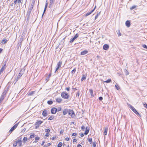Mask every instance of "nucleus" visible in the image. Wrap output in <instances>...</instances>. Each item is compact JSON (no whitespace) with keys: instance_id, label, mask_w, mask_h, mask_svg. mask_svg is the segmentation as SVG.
Here are the masks:
<instances>
[{"instance_id":"nucleus-3","label":"nucleus","mask_w":147,"mask_h":147,"mask_svg":"<svg viewBox=\"0 0 147 147\" xmlns=\"http://www.w3.org/2000/svg\"><path fill=\"white\" fill-rule=\"evenodd\" d=\"M61 97L65 99H67L69 97V95L67 93H65V92H62L61 94Z\"/></svg>"},{"instance_id":"nucleus-47","label":"nucleus","mask_w":147,"mask_h":147,"mask_svg":"<svg viewBox=\"0 0 147 147\" xmlns=\"http://www.w3.org/2000/svg\"><path fill=\"white\" fill-rule=\"evenodd\" d=\"M99 100H100V101H101L102 100V99H103V98L102 97V96H100V97L99 98Z\"/></svg>"},{"instance_id":"nucleus-60","label":"nucleus","mask_w":147,"mask_h":147,"mask_svg":"<svg viewBox=\"0 0 147 147\" xmlns=\"http://www.w3.org/2000/svg\"><path fill=\"white\" fill-rule=\"evenodd\" d=\"M55 137H52V138H51V139L52 140H54V139H55Z\"/></svg>"},{"instance_id":"nucleus-61","label":"nucleus","mask_w":147,"mask_h":147,"mask_svg":"<svg viewBox=\"0 0 147 147\" xmlns=\"http://www.w3.org/2000/svg\"><path fill=\"white\" fill-rule=\"evenodd\" d=\"M80 136L81 137H83L84 136V134L83 133H82L81 134Z\"/></svg>"},{"instance_id":"nucleus-4","label":"nucleus","mask_w":147,"mask_h":147,"mask_svg":"<svg viewBox=\"0 0 147 147\" xmlns=\"http://www.w3.org/2000/svg\"><path fill=\"white\" fill-rule=\"evenodd\" d=\"M68 114L71 116L72 117H75L76 116L73 110L69 109Z\"/></svg>"},{"instance_id":"nucleus-63","label":"nucleus","mask_w":147,"mask_h":147,"mask_svg":"<svg viewBox=\"0 0 147 147\" xmlns=\"http://www.w3.org/2000/svg\"><path fill=\"white\" fill-rule=\"evenodd\" d=\"M36 126H35V128L36 129H37L38 127H39V125H36Z\"/></svg>"},{"instance_id":"nucleus-40","label":"nucleus","mask_w":147,"mask_h":147,"mask_svg":"<svg viewBox=\"0 0 147 147\" xmlns=\"http://www.w3.org/2000/svg\"><path fill=\"white\" fill-rule=\"evenodd\" d=\"M143 105H144V107H146V108L147 109V105L146 103V102H144V103Z\"/></svg>"},{"instance_id":"nucleus-19","label":"nucleus","mask_w":147,"mask_h":147,"mask_svg":"<svg viewBox=\"0 0 147 147\" xmlns=\"http://www.w3.org/2000/svg\"><path fill=\"white\" fill-rule=\"evenodd\" d=\"M55 0H50V3L49 5V7H51Z\"/></svg>"},{"instance_id":"nucleus-55","label":"nucleus","mask_w":147,"mask_h":147,"mask_svg":"<svg viewBox=\"0 0 147 147\" xmlns=\"http://www.w3.org/2000/svg\"><path fill=\"white\" fill-rule=\"evenodd\" d=\"M79 95H80V94H79V92H78L76 94V96H78H78H79Z\"/></svg>"},{"instance_id":"nucleus-21","label":"nucleus","mask_w":147,"mask_h":147,"mask_svg":"<svg viewBox=\"0 0 147 147\" xmlns=\"http://www.w3.org/2000/svg\"><path fill=\"white\" fill-rule=\"evenodd\" d=\"M53 101L51 100H50L48 101L47 102V103L49 105H52L53 104Z\"/></svg>"},{"instance_id":"nucleus-23","label":"nucleus","mask_w":147,"mask_h":147,"mask_svg":"<svg viewBox=\"0 0 147 147\" xmlns=\"http://www.w3.org/2000/svg\"><path fill=\"white\" fill-rule=\"evenodd\" d=\"M86 79V76L84 75H83L82 76V77L81 79V80L82 81H83L84 80H85Z\"/></svg>"},{"instance_id":"nucleus-20","label":"nucleus","mask_w":147,"mask_h":147,"mask_svg":"<svg viewBox=\"0 0 147 147\" xmlns=\"http://www.w3.org/2000/svg\"><path fill=\"white\" fill-rule=\"evenodd\" d=\"M89 91L90 92L91 96L92 97L93 96L94 94H93L92 90V89H90L89 90Z\"/></svg>"},{"instance_id":"nucleus-32","label":"nucleus","mask_w":147,"mask_h":147,"mask_svg":"<svg viewBox=\"0 0 147 147\" xmlns=\"http://www.w3.org/2000/svg\"><path fill=\"white\" fill-rule=\"evenodd\" d=\"M47 7V6H45L43 12V14L42 15V17L43 16V15L45 13V12L46 11V10Z\"/></svg>"},{"instance_id":"nucleus-46","label":"nucleus","mask_w":147,"mask_h":147,"mask_svg":"<svg viewBox=\"0 0 147 147\" xmlns=\"http://www.w3.org/2000/svg\"><path fill=\"white\" fill-rule=\"evenodd\" d=\"M76 135H77V134L74 133H72V136H76Z\"/></svg>"},{"instance_id":"nucleus-31","label":"nucleus","mask_w":147,"mask_h":147,"mask_svg":"<svg viewBox=\"0 0 147 147\" xmlns=\"http://www.w3.org/2000/svg\"><path fill=\"white\" fill-rule=\"evenodd\" d=\"M45 132L46 133L49 134V133L50 132V130L49 129H45Z\"/></svg>"},{"instance_id":"nucleus-2","label":"nucleus","mask_w":147,"mask_h":147,"mask_svg":"<svg viewBox=\"0 0 147 147\" xmlns=\"http://www.w3.org/2000/svg\"><path fill=\"white\" fill-rule=\"evenodd\" d=\"M24 70L21 69L20 70V72L19 74L17 76V78H16L14 82L15 83H16V82L18 81V80L20 78V77L22 76L24 72Z\"/></svg>"},{"instance_id":"nucleus-39","label":"nucleus","mask_w":147,"mask_h":147,"mask_svg":"<svg viewBox=\"0 0 147 147\" xmlns=\"http://www.w3.org/2000/svg\"><path fill=\"white\" fill-rule=\"evenodd\" d=\"M17 144L15 142H14V143L13 144V146L14 147H16L17 145Z\"/></svg>"},{"instance_id":"nucleus-1","label":"nucleus","mask_w":147,"mask_h":147,"mask_svg":"<svg viewBox=\"0 0 147 147\" xmlns=\"http://www.w3.org/2000/svg\"><path fill=\"white\" fill-rule=\"evenodd\" d=\"M129 108L132 110V111L136 114L138 117H141V115L137 111L136 109L131 105L129 104Z\"/></svg>"},{"instance_id":"nucleus-59","label":"nucleus","mask_w":147,"mask_h":147,"mask_svg":"<svg viewBox=\"0 0 147 147\" xmlns=\"http://www.w3.org/2000/svg\"><path fill=\"white\" fill-rule=\"evenodd\" d=\"M33 7H31L29 9L30 10H32V9H33Z\"/></svg>"},{"instance_id":"nucleus-50","label":"nucleus","mask_w":147,"mask_h":147,"mask_svg":"<svg viewBox=\"0 0 147 147\" xmlns=\"http://www.w3.org/2000/svg\"><path fill=\"white\" fill-rule=\"evenodd\" d=\"M70 88L69 87H67L66 88V90L67 91H69L70 90Z\"/></svg>"},{"instance_id":"nucleus-54","label":"nucleus","mask_w":147,"mask_h":147,"mask_svg":"<svg viewBox=\"0 0 147 147\" xmlns=\"http://www.w3.org/2000/svg\"><path fill=\"white\" fill-rule=\"evenodd\" d=\"M60 133L61 134H63V131L62 130H61L60 132Z\"/></svg>"},{"instance_id":"nucleus-18","label":"nucleus","mask_w":147,"mask_h":147,"mask_svg":"<svg viewBox=\"0 0 147 147\" xmlns=\"http://www.w3.org/2000/svg\"><path fill=\"white\" fill-rule=\"evenodd\" d=\"M88 53V51L86 50H84L82 51L81 53V55H84L87 54Z\"/></svg>"},{"instance_id":"nucleus-42","label":"nucleus","mask_w":147,"mask_h":147,"mask_svg":"<svg viewBox=\"0 0 147 147\" xmlns=\"http://www.w3.org/2000/svg\"><path fill=\"white\" fill-rule=\"evenodd\" d=\"M34 2L32 1V3L31 4V6L33 8V7H34Z\"/></svg>"},{"instance_id":"nucleus-51","label":"nucleus","mask_w":147,"mask_h":147,"mask_svg":"<svg viewBox=\"0 0 147 147\" xmlns=\"http://www.w3.org/2000/svg\"><path fill=\"white\" fill-rule=\"evenodd\" d=\"M73 142H76L77 141V140L76 139H74L73 140Z\"/></svg>"},{"instance_id":"nucleus-49","label":"nucleus","mask_w":147,"mask_h":147,"mask_svg":"<svg viewBox=\"0 0 147 147\" xmlns=\"http://www.w3.org/2000/svg\"><path fill=\"white\" fill-rule=\"evenodd\" d=\"M81 129L83 130H84L85 129V127L83 125L81 127Z\"/></svg>"},{"instance_id":"nucleus-45","label":"nucleus","mask_w":147,"mask_h":147,"mask_svg":"<svg viewBox=\"0 0 147 147\" xmlns=\"http://www.w3.org/2000/svg\"><path fill=\"white\" fill-rule=\"evenodd\" d=\"M34 134H32V135H31L30 136V138H34Z\"/></svg>"},{"instance_id":"nucleus-43","label":"nucleus","mask_w":147,"mask_h":147,"mask_svg":"<svg viewBox=\"0 0 147 147\" xmlns=\"http://www.w3.org/2000/svg\"><path fill=\"white\" fill-rule=\"evenodd\" d=\"M142 46L144 48H145L146 49H147V46H146V45L144 44Z\"/></svg>"},{"instance_id":"nucleus-26","label":"nucleus","mask_w":147,"mask_h":147,"mask_svg":"<svg viewBox=\"0 0 147 147\" xmlns=\"http://www.w3.org/2000/svg\"><path fill=\"white\" fill-rule=\"evenodd\" d=\"M7 40H5V39H3L2 40V41H1V43H2V44H5L7 42Z\"/></svg>"},{"instance_id":"nucleus-28","label":"nucleus","mask_w":147,"mask_h":147,"mask_svg":"<svg viewBox=\"0 0 147 147\" xmlns=\"http://www.w3.org/2000/svg\"><path fill=\"white\" fill-rule=\"evenodd\" d=\"M89 131V128H88V130H86V131L84 133V134L85 135H87Z\"/></svg>"},{"instance_id":"nucleus-25","label":"nucleus","mask_w":147,"mask_h":147,"mask_svg":"<svg viewBox=\"0 0 147 147\" xmlns=\"http://www.w3.org/2000/svg\"><path fill=\"white\" fill-rule=\"evenodd\" d=\"M5 67H4L3 66L0 70V72L1 73L3 72V71L4 70Z\"/></svg>"},{"instance_id":"nucleus-17","label":"nucleus","mask_w":147,"mask_h":147,"mask_svg":"<svg viewBox=\"0 0 147 147\" xmlns=\"http://www.w3.org/2000/svg\"><path fill=\"white\" fill-rule=\"evenodd\" d=\"M56 100L57 102L60 103L62 101V99L61 98H57L56 99Z\"/></svg>"},{"instance_id":"nucleus-33","label":"nucleus","mask_w":147,"mask_h":147,"mask_svg":"<svg viewBox=\"0 0 147 147\" xmlns=\"http://www.w3.org/2000/svg\"><path fill=\"white\" fill-rule=\"evenodd\" d=\"M136 5H133L130 8V9L131 10H132L133 9H134V8H136Z\"/></svg>"},{"instance_id":"nucleus-62","label":"nucleus","mask_w":147,"mask_h":147,"mask_svg":"<svg viewBox=\"0 0 147 147\" xmlns=\"http://www.w3.org/2000/svg\"><path fill=\"white\" fill-rule=\"evenodd\" d=\"M45 142L44 141H43L42 143V144H41V145H44V144Z\"/></svg>"},{"instance_id":"nucleus-30","label":"nucleus","mask_w":147,"mask_h":147,"mask_svg":"<svg viewBox=\"0 0 147 147\" xmlns=\"http://www.w3.org/2000/svg\"><path fill=\"white\" fill-rule=\"evenodd\" d=\"M54 118V116H53V115H52L51 116H50L49 117V118L48 119V120H52Z\"/></svg>"},{"instance_id":"nucleus-9","label":"nucleus","mask_w":147,"mask_h":147,"mask_svg":"<svg viewBox=\"0 0 147 147\" xmlns=\"http://www.w3.org/2000/svg\"><path fill=\"white\" fill-rule=\"evenodd\" d=\"M57 111V109L55 107H53L51 109V113L53 114L56 113Z\"/></svg>"},{"instance_id":"nucleus-7","label":"nucleus","mask_w":147,"mask_h":147,"mask_svg":"<svg viewBox=\"0 0 147 147\" xmlns=\"http://www.w3.org/2000/svg\"><path fill=\"white\" fill-rule=\"evenodd\" d=\"M62 61H59L57 63V67L56 69V70L55 71V72H56V71L59 69L60 68L61 66L62 65Z\"/></svg>"},{"instance_id":"nucleus-52","label":"nucleus","mask_w":147,"mask_h":147,"mask_svg":"<svg viewBox=\"0 0 147 147\" xmlns=\"http://www.w3.org/2000/svg\"><path fill=\"white\" fill-rule=\"evenodd\" d=\"M49 135H48V134H47V133H46V134L45 135V138H47V137H48L49 136Z\"/></svg>"},{"instance_id":"nucleus-44","label":"nucleus","mask_w":147,"mask_h":147,"mask_svg":"<svg viewBox=\"0 0 147 147\" xmlns=\"http://www.w3.org/2000/svg\"><path fill=\"white\" fill-rule=\"evenodd\" d=\"M40 139V138L39 137H36L35 138V140H37Z\"/></svg>"},{"instance_id":"nucleus-15","label":"nucleus","mask_w":147,"mask_h":147,"mask_svg":"<svg viewBox=\"0 0 147 147\" xmlns=\"http://www.w3.org/2000/svg\"><path fill=\"white\" fill-rule=\"evenodd\" d=\"M104 129V135H107V132L108 130V127H105Z\"/></svg>"},{"instance_id":"nucleus-34","label":"nucleus","mask_w":147,"mask_h":147,"mask_svg":"<svg viewBox=\"0 0 147 147\" xmlns=\"http://www.w3.org/2000/svg\"><path fill=\"white\" fill-rule=\"evenodd\" d=\"M76 71V69H74L71 71V73L72 74H74Z\"/></svg>"},{"instance_id":"nucleus-36","label":"nucleus","mask_w":147,"mask_h":147,"mask_svg":"<svg viewBox=\"0 0 147 147\" xmlns=\"http://www.w3.org/2000/svg\"><path fill=\"white\" fill-rule=\"evenodd\" d=\"M57 111H61V107H58V109H57Z\"/></svg>"},{"instance_id":"nucleus-27","label":"nucleus","mask_w":147,"mask_h":147,"mask_svg":"<svg viewBox=\"0 0 147 147\" xmlns=\"http://www.w3.org/2000/svg\"><path fill=\"white\" fill-rule=\"evenodd\" d=\"M100 12H99V13H98L96 16L95 17V20L96 19L98 18V16L100 15Z\"/></svg>"},{"instance_id":"nucleus-8","label":"nucleus","mask_w":147,"mask_h":147,"mask_svg":"<svg viewBox=\"0 0 147 147\" xmlns=\"http://www.w3.org/2000/svg\"><path fill=\"white\" fill-rule=\"evenodd\" d=\"M79 36V34H76L75 36L71 39L70 42V43L73 42Z\"/></svg>"},{"instance_id":"nucleus-13","label":"nucleus","mask_w":147,"mask_h":147,"mask_svg":"<svg viewBox=\"0 0 147 147\" xmlns=\"http://www.w3.org/2000/svg\"><path fill=\"white\" fill-rule=\"evenodd\" d=\"M35 92V91H32L31 92H28L27 94V95L28 96H32L33 95L34 93Z\"/></svg>"},{"instance_id":"nucleus-37","label":"nucleus","mask_w":147,"mask_h":147,"mask_svg":"<svg viewBox=\"0 0 147 147\" xmlns=\"http://www.w3.org/2000/svg\"><path fill=\"white\" fill-rule=\"evenodd\" d=\"M96 142H94L93 143L92 147H96Z\"/></svg>"},{"instance_id":"nucleus-24","label":"nucleus","mask_w":147,"mask_h":147,"mask_svg":"<svg viewBox=\"0 0 147 147\" xmlns=\"http://www.w3.org/2000/svg\"><path fill=\"white\" fill-rule=\"evenodd\" d=\"M111 79H109L108 80L105 81L104 82H106L107 83H109L110 82H111Z\"/></svg>"},{"instance_id":"nucleus-53","label":"nucleus","mask_w":147,"mask_h":147,"mask_svg":"<svg viewBox=\"0 0 147 147\" xmlns=\"http://www.w3.org/2000/svg\"><path fill=\"white\" fill-rule=\"evenodd\" d=\"M128 71H127L126 69L125 70V74L126 76H127L128 74Z\"/></svg>"},{"instance_id":"nucleus-57","label":"nucleus","mask_w":147,"mask_h":147,"mask_svg":"<svg viewBox=\"0 0 147 147\" xmlns=\"http://www.w3.org/2000/svg\"><path fill=\"white\" fill-rule=\"evenodd\" d=\"M65 140H66L67 141H68L69 140V138H65Z\"/></svg>"},{"instance_id":"nucleus-6","label":"nucleus","mask_w":147,"mask_h":147,"mask_svg":"<svg viewBox=\"0 0 147 147\" xmlns=\"http://www.w3.org/2000/svg\"><path fill=\"white\" fill-rule=\"evenodd\" d=\"M18 123H16L10 129L9 132L11 133L18 126Z\"/></svg>"},{"instance_id":"nucleus-10","label":"nucleus","mask_w":147,"mask_h":147,"mask_svg":"<svg viewBox=\"0 0 147 147\" xmlns=\"http://www.w3.org/2000/svg\"><path fill=\"white\" fill-rule=\"evenodd\" d=\"M96 6H95L93 9H92V10H91L90 12H87V13H86L85 16H87L88 15H90V14L92 12H93L94 11L95 9L96 8Z\"/></svg>"},{"instance_id":"nucleus-48","label":"nucleus","mask_w":147,"mask_h":147,"mask_svg":"<svg viewBox=\"0 0 147 147\" xmlns=\"http://www.w3.org/2000/svg\"><path fill=\"white\" fill-rule=\"evenodd\" d=\"M21 142V141L20 140H18L16 141H15V142H16L17 144V143H20V142Z\"/></svg>"},{"instance_id":"nucleus-35","label":"nucleus","mask_w":147,"mask_h":147,"mask_svg":"<svg viewBox=\"0 0 147 147\" xmlns=\"http://www.w3.org/2000/svg\"><path fill=\"white\" fill-rule=\"evenodd\" d=\"M125 25L127 27H129V20H127L125 23Z\"/></svg>"},{"instance_id":"nucleus-11","label":"nucleus","mask_w":147,"mask_h":147,"mask_svg":"<svg viewBox=\"0 0 147 147\" xmlns=\"http://www.w3.org/2000/svg\"><path fill=\"white\" fill-rule=\"evenodd\" d=\"M69 109H64L63 111V115H66L68 113Z\"/></svg>"},{"instance_id":"nucleus-38","label":"nucleus","mask_w":147,"mask_h":147,"mask_svg":"<svg viewBox=\"0 0 147 147\" xmlns=\"http://www.w3.org/2000/svg\"><path fill=\"white\" fill-rule=\"evenodd\" d=\"M27 140H28V138H27L26 137H24V138H23V140H24V142H25Z\"/></svg>"},{"instance_id":"nucleus-64","label":"nucleus","mask_w":147,"mask_h":147,"mask_svg":"<svg viewBox=\"0 0 147 147\" xmlns=\"http://www.w3.org/2000/svg\"><path fill=\"white\" fill-rule=\"evenodd\" d=\"M115 87H116V88L117 90H118V89H118V88L117 86V85H115Z\"/></svg>"},{"instance_id":"nucleus-14","label":"nucleus","mask_w":147,"mask_h":147,"mask_svg":"<svg viewBox=\"0 0 147 147\" xmlns=\"http://www.w3.org/2000/svg\"><path fill=\"white\" fill-rule=\"evenodd\" d=\"M47 110H45L43 111L42 113V115L44 117H46L47 115Z\"/></svg>"},{"instance_id":"nucleus-29","label":"nucleus","mask_w":147,"mask_h":147,"mask_svg":"<svg viewBox=\"0 0 147 147\" xmlns=\"http://www.w3.org/2000/svg\"><path fill=\"white\" fill-rule=\"evenodd\" d=\"M62 143L61 142H60L57 145L58 147H61L62 146Z\"/></svg>"},{"instance_id":"nucleus-56","label":"nucleus","mask_w":147,"mask_h":147,"mask_svg":"<svg viewBox=\"0 0 147 147\" xmlns=\"http://www.w3.org/2000/svg\"><path fill=\"white\" fill-rule=\"evenodd\" d=\"M17 2L18 3H20L21 2V0H18L17 1Z\"/></svg>"},{"instance_id":"nucleus-58","label":"nucleus","mask_w":147,"mask_h":147,"mask_svg":"<svg viewBox=\"0 0 147 147\" xmlns=\"http://www.w3.org/2000/svg\"><path fill=\"white\" fill-rule=\"evenodd\" d=\"M77 147H82V146H81V145L80 144H78L77 146Z\"/></svg>"},{"instance_id":"nucleus-41","label":"nucleus","mask_w":147,"mask_h":147,"mask_svg":"<svg viewBox=\"0 0 147 147\" xmlns=\"http://www.w3.org/2000/svg\"><path fill=\"white\" fill-rule=\"evenodd\" d=\"M30 13L29 12H28V11H27V16H28V17H29V16L30 15Z\"/></svg>"},{"instance_id":"nucleus-12","label":"nucleus","mask_w":147,"mask_h":147,"mask_svg":"<svg viewBox=\"0 0 147 147\" xmlns=\"http://www.w3.org/2000/svg\"><path fill=\"white\" fill-rule=\"evenodd\" d=\"M109 45L107 44H105L103 45V49L105 50H107L109 49Z\"/></svg>"},{"instance_id":"nucleus-16","label":"nucleus","mask_w":147,"mask_h":147,"mask_svg":"<svg viewBox=\"0 0 147 147\" xmlns=\"http://www.w3.org/2000/svg\"><path fill=\"white\" fill-rule=\"evenodd\" d=\"M42 122L43 121H38L35 123V125H38L39 126V125L41 124Z\"/></svg>"},{"instance_id":"nucleus-22","label":"nucleus","mask_w":147,"mask_h":147,"mask_svg":"<svg viewBox=\"0 0 147 147\" xmlns=\"http://www.w3.org/2000/svg\"><path fill=\"white\" fill-rule=\"evenodd\" d=\"M88 142H90V144H91L92 143V138H88Z\"/></svg>"},{"instance_id":"nucleus-5","label":"nucleus","mask_w":147,"mask_h":147,"mask_svg":"<svg viewBox=\"0 0 147 147\" xmlns=\"http://www.w3.org/2000/svg\"><path fill=\"white\" fill-rule=\"evenodd\" d=\"M7 93V92L6 90H5L2 93L0 99L1 100H3L5 97L6 96V95Z\"/></svg>"}]
</instances>
